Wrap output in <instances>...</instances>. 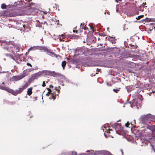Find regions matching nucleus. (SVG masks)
<instances>
[{
	"label": "nucleus",
	"instance_id": "obj_1",
	"mask_svg": "<svg viewBox=\"0 0 155 155\" xmlns=\"http://www.w3.org/2000/svg\"><path fill=\"white\" fill-rule=\"evenodd\" d=\"M140 122L143 124H147L150 121L155 122V116L150 114L141 116L139 119Z\"/></svg>",
	"mask_w": 155,
	"mask_h": 155
},
{
	"label": "nucleus",
	"instance_id": "obj_2",
	"mask_svg": "<svg viewBox=\"0 0 155 155\" xmlns=\"http://www.w3.org/2000/svg\"><path fill=\"white\" fill-rule=\"evenodd\" d=\"M0 89L5 90L9 93H11L12 94L16 96L18 94L21 93H19V90H16L13 91L12 90L10 89L9 88L0 85Z\"/></svg>",
	"mask_w": 155,
	"mask_h": 155
},
{
	"label": "nucleus",
	"instance_id": "obj_3",
	"mask_svg": "<svg viewBox=\"0 0 155 155\" xmlns=\"http://www.w3.org/2000/svg\"><path fill=\"white\" fill-rule=\"evenodd\" d=\"M151 130L152 132V137L151 138L149 139V142L151 143L150 145L151 146H153L152 143H155V125L152 126Z\"/></svg>",
	"mask_w": 155,
	"mask_h": 155
},
{
	"label": "nucleus",
	"instance_id": "obj_4",
	"mask_svg": "<svg viewBox=\"0 0 155 155\" xmlns=\"http://www.w3.org/2000/svg\"><path fill=\"white\" fill-rule=\"evenodd\" d=\"M25 75L24 74H22L20 75L15 76L12 77L11 78V80L12 81H18L23 78L25 77Z\"/></svg>",
	"mask_w": 155,
	"mask_h": 155
},
{
	"label": "nucleus",
	"instance_id": "obj_5",
	"mask_svg": "<svg viewBox=\"0 0 155 155\" xmlns=\"http://www.w3.org/2000/svg\"><path fill=\"white\" fill-rule=\"evenodd\" d=\"M16 24L19 25L18 27H19L21 30L25 29V28H28V27L26 26L24 24V23L21 20L18 21H17Z\"/></svg>",
	"mask_w": 155,
	"mask_h": 155
},
{
	"label": "nucleus",
	"instance_id": "obj_6",
	"mask_svg": "<svg viewBox=\"0 0 155 155\" xmlns=\"http://www.w3.org/2000/svg\"><path fill=\"white\" fill-rule=\"evenodd\" d=\"M85 52L84 49V48H77L75 52L76 53H79L78 55H81L84 53Z\"/></svg>",
	"mask_w": 155,
	"mask_h": 155
},
{
	"label": "nucleus",
	"instance_id": "obj_7",
	"mask_svg": "<svg viewBox=\"0 0 155 155\" xmlns=\"http://www.w3.org/2000/svg\"><path fill=\"white\" fill-rule=\"evenodd\" d=\"M41 73V74H44V75H48L49 74H52L53 72H52L48 70H43L40 71Z\"/></svg>",
	"mask_w": 155,
	"mask_h": 155
},
{
	"label": "nucleus",
	"instance_id": "obj_8",
	"mask_svg": "<svg viewBox=\"0 0 155 155\" xmlns=\"http://www.w3.org/2000/svg\"><path fill=\"white\" fill-rule=\"evenodd\" d=\"M41 75V73L40 71H39L38 72L32 75V77L33 79H38V78Z\"/></svg>",
	"mask_w": 155,
	"mask_h": 155
},
{
	"label": "nucleus",
	"instance_id": "obj_9",
	"mask_svg": "<svg viewBox=\"0 0 155 155\" xmlns=\"http://www.w3.org/2000/svg\"><path fill=\"white\" fill-rule=\"evenodd\" d=\"M28 84L26 83L24 86H22L21 88H19V93H21L25 89L28 87Z\"/></svg>",
	"mask_w": 155,
	"mask_h": 155
},
{
	"label": "nucleus",
	"instance_id": "obj_10",
	"mask_svg": "<svg viewBox=\"0 0 155 155\" xmlns=\"http://www.w3.org/2000/svg\"><path fill=\"white\" fill-rule=\"evenodd\" d=\"M121 124L117 123L114 124L113 125H112V127L114 128H115V129H116L117 128L120 127L121 126Z\"/></svg>",
	"mask_w": 155,
	"mask_h": 155
},
{
	"label": "nucleus",
	"instance_id": "obj_11",
	"mask_svg": "<svg viewBox=\"0 0 155 155\" xmlns=\"http://www.w3.org/2000/svg\"><path fill=\"white\" fill-rule=\"evenodd\" d=\"M0 43H2L1 45L5 46L8 45L10 43L5 41H2L0 40Z\"/></svg>",
	"mask_w": 155,
	"mask_h": 155
},
{
	"label": "nucleus",
	"instance_id": "obj_12",
	"mask_svg": "<svg viewBox=\"0 0 155 155\" xmlns=\"http://www.w3.org/2000/svg\"><path fill=\"white\" fill-rule=\"evenodd\" d=\"M39 46H34L30 48L28 50V51H33L36 49H38Z\"/></svg>",
	"mask_w": 155,
	"mask_h": 155
},
{
	"label": "nucleus",
	"instance_id": "obj_13",
	"mask_svg": "<svg viewBox=\"0 0 155 155\" xmlns=\"http://www.w3.org/2000/svg\"><path fill=\"white\" fill-rule=\"evenodd\" d=\"M38 49L40 50H43L45 52L47 51L48 49L45 47L39 46Z\"/></svg>",
	"mask_w": 155,
	"mask_h": 155
},
{
	"label": "nucleus",
	"instance_id": "obj_14",
	"mask_svg": "<svg viewBox=\"0 0 155 155\" xmlns=\"http://www.w3.org/2000/svg\"><path fill=\"white\" fill-rule=\"evenodd\" d=\"M32 87H30L28 89L27 91V94L29 96L31 95L32 93Z\"/></svg>",
	"mask_w": 155,
	"mask_h": 155
},
{
	"label": "nucleus",
	"instance_id": "obj_15",
	"mask_svg": "<svg viewBox=\"0 0 155 155\" xmlns=\"http://www.w3.org/2000/svg\"><path fill=\"white\" fill-rule=\"evenodd\" d=\"M90 39L91 40L90 41V42L91 43L94 42L95 41H94V40L96 39V38L93 36H91Z\"/></svg>",
	"mask_w": 155,
	"mask_h": 155
},
{
	"label": "nucleus",
	"instance_id": "obj_16",
	"mask_svg": "<svg viewBox=\"0 0 155 155\" xmlns=\"http://www.w3.org/2000/svg\"><path fill=\"white\" fill-rule=\"evenodd\" d=\"M47 52L48 53H50L52 55V56H55V54L53 52L51 51L50 50L47 49Z\"/></svg>",
	"mask_w": 155,
	"mask_h": 155
},
{
	"label": "nucleus",
	"instance_id": "obj_17",
	"mask_svg": "<svg viewBox=\"0 0 155 155\" xmlns=\"http://www.w3.org/2000/svg\"><path fill=\"white\" fill-rule=\"evenodd\" d=\"M77 153L76 152H71L70 153H67L66 155H77Z\"/></svg>",
	"mask_w": 155,
	"mask_h": 155
},
{
	"label": "nucleus",
	"instance_id": "obj_18",
	"mask_svg": "<svg viewBox=\"0 0 155 155\" xmlns=\"http://www.w3.org/2000/svg\"><path fill=\"white\" fill-rule=\"evenodd\" d=\"M66 61H63L62 62L61 64V66L62 67H63V70H64V67L66 65Z\"/></svg>",
	"mask_w": 155,
	"mask_h": 155
},
{
	"label": "nucleus",
	"instance_id": "obj_19",
	"mask_svg": "<svg viewBox=\"0 0 155 155\" xmlns=\"http://www.w3.org/2000/svg\"><path fill=\"white\" fill-rule=\"evenodd\" d=\"M16 49V51L17 52H18L20 49V48L18 46H16L14 48Z\"/></svg>",
	"mask_w": 155,
	"mask_h": 155
},
{
	"label": "nucleus",
	"instance_id": "obj_20",
	"mask_svg": "<svg viewBox=\"0 0 155 155\" xmlns=\"http://www.w3.org/2000/svg\"><path fill=\"white\" fill-rule=\"evenodd\" d=\"M6 7L7 6L5 4H2L1 7L2 9H5L6 8Z\"/></svg>",
	"mask_w": 155,
	"mask_h": 155
},
{
	"label": "nucleus",
	"instance_id": "obj_21",
	"mask_svg": "<svg viewBox=\"0 0 155 155\" xmlns=\"http://www.w3.org/2000/svg\"><path fill=\"white\" fill-rule=\"evenodd\" d=\"M6 55L7 56L9 57V58L13 59V57L10 54H6Z\"/></svg>",
	"mask_w": 155,
	"mask_h": 155
},
{
	"label": "nucleus",
	"instance_id": "obj_22",
	"mask_svg": "<svg viewBox=\"0 0 155 155\" xmlns=\"http://www.w3.org/2000/svg\"><path fill=\"white\" fill-rule=\"evenodd\" d=\"M143 16H144L143 15L139 16L137 17H136V18L137 20H139L141 18H143Z\"/></svg>",
	"mask_w": 155,
	"mask_h": 155
},
{
	"label": "nucleus",
	"instance_id": "obj_23",
	"mask_svg": "<svg viewBox=\"0 0 155 155\" xmlns=\"http://www.w3.org/2000/svg\"><path fill=\"white\" fill-rule=\"evenodd\" d=\"M63 79H64V80L67 82H71L68 79H67L66 78L64 77H63Z\"/></svg>",
	"mask_w": 155,
	"mask_h": 155
},
{
	"label": "nucleus",
	"instance_id": "obj_24",
	"mask_svg": "<svg viewBox=\"0 0 155 155\" xmlns=\"http://www.w3.org/2000/svg\"><path fill=\"white\" fill-rule=\"evenodd\" d=\"M56 95H54V94L52 95L51 97H50L49 98L50 99H53L54 100L55 98Z\"/></svg>",
	"mask_w": 155,
	"mask_h": 155
},
{
	"label": "nucleus",
	"instance_id": "obj_25",
	"mask_svg": "<svg viewBox=\"0 0 155 155\" xmlns=\"http://www.w3.org/2000/svg\"><path fill=\"white\" fill-rule=\"evenodd\" d=\"M155 21V18L148 19V21Z\"/></svg>",
	"mask_w": 155,
	"mask_h": 155
},
{
	"label": "nucleus",
	"instance_id": "obj_26",
	"mask_svg": "<svg viewBox=\"0 0 155 155\" xmlns=\"http://www.w3.org/2000/svg\"><path fill=\"white\" fill-rule=\"evenodd\" d=\"M119 88H117V89H113V91H114L115 92H117V91H119Z\"/></svg>",
	"mask_w": 155,
	"mask_h": 155
},
{
	"label": "nucleus",
	"instance_id": "obj_27",
	"mask_svg": "<svg viewBox=\"0 0 155 155\" xmlns=\"http://www.w3.org/2000/svg\"><path fill=\"white\" fill-rule=\"evenodd\" d=\"M146 4V3H143V4L140 6V8H141V7L144 8V5Z\"/></svg>",
	"mask_w": 155,
	"mask_h": 155
},
{
	"label": "nucleus",
	"instance_id": "obj_28",
	"mask_svg": "<svg viewBox=\"0 0 155 155\" xmlns=\"http://www.w3.org/2000/svg\"><path fill=\"white\" fill-rule=\"evenodd\" d=\"M118 7H119L118 5H116V11L117 12H118Z\"/></svg>",
	"mask_w": 155,
	"mask_h": 155
},
{
	"label": "nucleus",
	"instance_id": "obj_29",
	"mask_svg": "<svg viewBox=\"0 0 155 155\" xmlns=\"http://www.w3.org/2000/svg\"><path fill=\"white\" fill-rule=\"evenodd\" d=\"M79 38V36L77 35H75L74 37V38L77 39Z\"/></svg>",
	"mask_w": 155,
	"mask_h": 155
},
{
	"label": "nucleus",
	"instance_id": "obj_30",
	"mask_svg": "<svg viewBox=\"0 0 155 155\" xmlns=\"http://www.w3.org/2000/svg\"><path fill=\"white\" fill-rule=\"evenodd\" d=\"M80 155H90V154H86L85 153H84L80 154Z\"/></svg>",
	"mask_w": 155,
	"mask_h": 155
},
{
	"label": "nucleus",
	"instance_id": "obj_31",
	"mask_svg": "<svg viewBox=\"0 0 155 155\" xmlns=\"http://www.w3.org/2000/svg\"><path fill=\"white\" fill-rule=\"evenodd\" d=\"M130 124L128 122H127V123L125 124V126L126 127H128V125Z\"/></svg>",
	"mask_w": 155,
	"mask_h": 155
},
{
	"label": "nucleus",
	"instance_id": "obj_32",
	"mask_svg": "<svg viewBox=\"0 0 155 155\" xmlns=\"http://www.w3.org/2000/svg\"><path fill=\"white\" fill-rule=\"evenodd\" d=\"M152 126H148L147 127V128L151 130V128Z\"/></svg>",
	"mask_w": 155,
	"mask_h": 155
},
{
	"label": "nucleus",
	"instance_id": "obj_33",
	"mask_svg": "<svg viewBox=\"0 0 155 155\" xmlns=\"http://www.w3.org/2000/svg\"><path fill=\"white\" fill-rule=\"evenodd\" d=\"M42 86L44 87L45 86V81H43Z\"/></svg>",
	"mask_w": 155,
	"mask_h": 155
},
{
	"label": "nucleus",
	"instance_id": "obj_34",
	"mask_svg": "<svg viewBox=\"0 0 155 155\" xmlns=\"http://www.w3.org/2000/svg\"><path fill=\"white\" fill-rule=\"evenodd\" d=\"M47 89L49 93H51V90L49 88H47Z\"/></svg>",
	"mask_w": 155,
	"mask_h": 155
},
{
	"label": "nucleus",
	"instance_id": "obj_35",
	"mask_svg": "<svg viewBox=\"0 0 155 155\" xmlns=\"http://www.w3.org/2000/svg\"><path fill=\"white\" fill-rule=\"evenodd\" d=\"M4 48H5L8 50V47L7 46H6L4 47Z\"/></svg>",
	"mask_w": 155,
	"mask_h": 155
},
{
	"label": "nucleus",
	"instance_id": "obj_36",
	"mask_svg": "<svg viewBox=\"0 0 155 155\" xmlns=\"http://www.w3.org/2000/svg\"><path fill=\"white\" fill-rule=\"evenodd\" d=\"M41 24H46V25H47V22L46 21H44V22H41Z\"/></svg>",
	"mask_w": 155,
	"mask_h": 155
},
{
	"label": "nucleus",
	"instance_id": "obj_37",
	"mask_svg": "<svg viewBox=\"0 0 155 155\" xmlns=\"http://www.w3.org/2000/svg\"><path fill=\"white\" fill-rule=\"evenodd\" d=\"M36 26L37 27H42V26L41 25H39L38 24H37Z\"/></svg>",
	"mask_w": 155,
	"mask_h": 155
},
{
	"label": "nucleus",
	"instance_id": "obj_38",
	"mask_svg": "<svg viewBox=\"0 0 155 155\" xmlns=\"http://www.w3.org/2000/svg\"><path fill=\"white\" fill-rule=\"evenodd\" d=\"M82 29H84L85 30H86L87 29V27H85L84 28L82 27Z\"/></svg>",
	"mask_w": 155,
	"mask_h": 155
},
{
	"label": "nucleus",
	"instance_id": "obj_39",
	"mask_svg": "<svg viewBox=\"0 0 155 155\" xmlns=\"http://www.w3.org/2000/svg\"><path fill=\"white\" fill-rule=\"evenodd\" d=\"M27 65H28L30 66H31V64H30V63H27Z\"/></svg>",
	"mask_w": 155,
	"mask_h": 155
},
{
	"label": "nucleus",
	"instance_id": "obj_40",
	"mask_svg": "<svg viewBox=\"0 0 155 155\" xmlns=\"http://www.w3.org/2000/svg\"><path fill=\"white\" fill-rule=\"evenodd\" d=\"M51 93H49V92H48V93L46 94V95L47 96H49V94H50Z\"/></svg>",
	"mask_w": 155,
	"mask_h": 155
},
{
	"label": "nucleus",
	"instance_id": "obj_41",
	"mask_svg": "<svg viewBox=\"0 0 155 155\" xmlns=\"http://www.w3.org/2000/svg\"><path fill=\"white\" fill-rule=\"evenodd\" d=\"M145 19H143L142 20H141V21H139L138 22H140V21H145Z\"/></svg>",
	"mask_w": 155,
	"mask_h": 155
},
{
	"label": "nucleus",
	"instance_id": "obj_42",
	"mask_svg": "<svg viewBox=\"0 0 155 155\" xmlns=\"http://www.w3.org/2000/svg\"><path fill=\"white\" fill-rule=\"evenodd\" d=\"M121 150V153H122V155H123V152L122 150Z\"/></svg>",
	"mask_w": 155,
	"mask_h": 155
},
{
	"label": "nucleus",
	"instance_id": "obj_43",
	"mask_svg": "<svg viewBox=\"0 0 155 155\" xmlns=\"http://www.w3.org/2000/svg\"><path fill=\"white\" fill-rule=\"evenodd\" d=\"M118 1H122V0H115L116 2H118Z\"/></svg>",
	"mask_w": 155,
	"mask_h": 155
},
{
	"label": "nucleus",
	"instance_id": "obj_44",
	"mask_svg": "<svg viewBox=\"0 0 155 155\" xmlns=\"http://www.w3.org/2000/svg\"><path fill=\"white\" fill-rule=\"evenodd\" d=\"M155 92V91H153L150 94H152V93H154Z\"/></svg>",
	"mask_w": 155,
	"mask_h": 155
},
{
	"label": "nucleus",
	"instance_id": "obj_45",
	"mask_svg": "<svg viewBox=\"0 0 155 155\" xmlns=\"http://www.w3.org/2000/svg\"><path fill=\"white\" fill-rule=\"evenodd\" d=\"M53 87V86H52L51 85L50 86V87Z\"/></svg>",
	"mask_w": 155,
	"mask_h": 155
},
{
	"label": "nucleus",
	"instance_id": "obj_46",
	"mask_svg": "<svg viewBox=\"0 0 155 155\" xmlns=\"http://www.w3.org/2000/svg\"><path fill=\"white\" fill-rule=\"evenodd\" d=\"M75 30H73V32H75Z\"/></svg>",
	"mask_w": 155,
	"mask_h": 155
},
{
	"label": "nucleus",
	"instance_id": "obj_47",
	"mask_svg": "<svg viewBox=\"0 0 155 155\" xmlns=\"http://www.w3.org/2000/svg\"><path fill=\"white\" fill-rule=\"evenodd\" d=\"M2 84H4V82H2Z\"/></svg>",
	"mask_w": 155,
	"mask_h": 155
},
{
	"label": "nucleus",
	"instance_id": "obj_48",
	"mask_svg": "<svg viewBox=\"0 0 155 155\" xmlns=\"http://www.w3.org/2000/svg\"><path fill=\"white\" fill-rule=\"evenodd\" d=\"M104 135H105V136L106 137V135H105V133H104Z\"/></svg>",
	"mask_w": 155,
	"mask_h": 155
},
{
	"label": "nucleus",
	"instance_id": "obj_49",
	"mask_svg": "<svg viewBox=\"0 0 155 155\" xmlns=\"http://www.w3.org/2000/svg\"><path fill=\"white\" fill-rule=\"evenodd\" d=\"M143 60H144L146 58H143Z\"/></svg>",
	"mask_w": 155,
	"mask_h": 155
},
{
	"label": "nucleus",
	"instance_id": "obj_50",
	"mask_svg": "<svg viewBox=\"0 0 155 155\" xmlns=\"http://www.w3.org/2000/svg\"><path fill=\"white\" fill-rule=\"evenodd\" d=\"M57 87H55V89H57ZM56 90H57V89H56Z\"/></svg>",
	"mask_w": 155,
	"mask_h": 155
},
{
	"label": "nucleus",
	"instance_id": "obj_51",
	"mask_svg": "<svg viewBox=\"0 0 155 155\" xmlns=\"http://www.w3.org/2000/svg\"><path fill=\"white\" fill-rule=\"evenodd\" d=\"M154 28L155 29V26L154 27Z\"/></svg>",
	"mask_w": 155,
	"mask_h": 155
},
{
	"label": "nucleus",
	"instance_id": "obj_52",
	"mask_svg": "<svg viewBox=\"0 0 155 155\" xmlns=\"http://www.w3.org/2000/svg\"><path fill=\"white\" fill-rule=\"evenodd\" d=\"M61 35V36H64V35Z\"/></svg>",
	"mask_w": 155,
	"mask_h": 155
},
{
	"label": "nucleus",
	"instance_id": "obj_53",
	"mask_svg": "<svg viewBox=\"0 0 155 155\" xmlns=\"http://www.w3.org/2000/svg\"><path fill=\"white\" fill-rule=\"evenodd\" d=\"M131 107L132 108V105H131Z\"/></svg>",
	"mask_w": 155,
	"mask_h": 155
},
{
	"label": "nucleus",
	"instance_id": "obj_54",
	"mask_svg": "<svg viewBox=\"0 0 155 155\" xmlns=\"http://www.w3.org/2000/svg\"><path fill=\"white\" fill-rule=\"evenodd\" d=\"M59 90H58V92H59Z\"/></svg>",
	"mask_w": 155,
	"mask_h": 155
},
{
	"label": "nucleus",
	"instance_id": "obj_55",
	"mask_svg": "<svg viewBox=\"0 0 155 155\" xmlns=\"http://www.w3.org/2000/svg\"><path fill=\"white\" fill-rule=\"evenodd\" d=\"M82 25V23H81V26Z\"/></svg>",
	"mask_w": 155,
	"mask_h": 155
},
{
	"label": "nucleus",
	"instance_id": "obj_56",
	"mask_svg": "<svg viewBox=\"0 0 155 155\" xmlns=\"http://www.w3.org/2000/svg\"><path fill=\"white\" fill-rule=\"evenodd\" d=\"M87 40H89V38H88V39H87Z\"/></svg>",
	"mask_w": 155,
	"mask_h": 155
},
{
	"label": "nucleus",
	"instance_id": "obj_57",
	"mask_svg": "<svg viewBox=\"0 0 155 155\" xmlns=\"http://www.w3.org/2000/svg\"><path fill=\"white\" fill-rule=\"evenodd\" d=\"M91 28H92V27H91Z\"/></svg>",
	"mask_w": 155,
	"mask_h": 155
},
{
	"label": "nucleus",
	"instance_id": "obj_58",
	"mask_svg": "<svg viewBox=\"0 0 155 155\" xmlns=\"http://www.w3.org/2000/svg\"><path fill=\"white\" fill-rule=\"evenodd\" d=\"M154 25H155V23H154Z\"/></svg>",
	"mask_w": 155,
	"mask_h": 155
}]
</instances>
